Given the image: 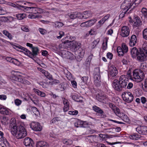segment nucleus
I'll return each instance as SVG.
<instances>
[{"mask_svg": "<svg viewBox=\"0 0 147 147\" xmlns=\"http://www.w3.org/2000/svg\"><path fill=\"white\" fill-rule=\"evenodd\" d=\"M128 79L127 76L125 75H122L119 78V80L115 79L113 83V86L114 88L116 90L121 91L123 88L126 86Z\"/></svg>", "mask_w": 147, "mask_h": 147, "instance_id": "1", "label": "nucleus"}, {"mask_svg": "<svg viewBox=\"0 0 147 147\" xmlns=\"http://www.w3.org/2000/svg\"><path fill=\"white\" fill-rule=\"evenodd\" d=\"M16 47L21 49L20 51L23 52L25 55L32 59L35 58L39 53V50L36 47H34L32 49V52L26 48L21 46H17Z\"/></svg>", "mask_w": 147, "mask_h": 147, "instance_id": "2", "label": "nucleus"}, {"mask_svg": "<svg viewBox=\"0 0 147 147\" xmlns=\"http://www.w3.org/2000/svg\"><path fill=\"white\" fill-rule=\"evenodd\" d=\"M13 136H16L17 139L24 138L27 135V132L24 127L22 125H20L18 128L13 129L11 132Z\"/></svg>", "mask_w": 147, "mask_h": 147, "instance_id": "3", "label": "nucleus"}, {"mask_svg": "<svg viewBox=\"0 0 147 147\" xmlns=\"http://www.w3.org/2000/svg\"><path fill=\"white\" fill-rule=\"evenodd\" d=\"M133 75L135 81L137 82L141 81L144 77V74L143 72L139 69H135L133 72Z\"/></svg>", "mask_w": 147, "mask_h": 147, "instance_id": "4", "label": "nucleus"}, {"mask_svg": "<svg viewBox=\"0 0 147 147\" xmlns=\"http://www.w3.org/2000/svg\"><path fill=\"white\" fill-rule=\"evenodd\" d=\"M114 112L116 115L119 117L121 118V119L124 122L128 123H130V120L125 114L122 112H120L119 108H116L113 109Z\"/></svg>", "mask_w": 147, "mask_h": 147, "instance_id": "5", "label": "nucleus"}, {"mask_svg": "<svg viewBox=\"0 0 147 147\" xmlns=\"http://www.w3.org/2000/svg\"><path fill=\"white\" fill-rule=\"evenodd\" d=\"M134 3V0H125L121 6V8L122 10L128 11Z\"/></svg>", "mask_w": 147, "mask_h": 147, "instance_id": "6", "label": "nucleus"}, {"mask_svg": "<svg viewBox=\"0 0 147 147\" xmlns=\"http://www.w3.org/2000/svg\"><path fill=\"white\" fill-rule=\"evenodd\" d=\"M128 47L126 44L123 43L121 45V47H118L117 49V52L119 56H123L125 53H127L128 51Z\"/></svg>", "mask_w": 147, "mask_h": 147, "instance_id": "7", "label": "nucleus"}, {"mask_svg": "<svg viewBox=\"0 0 147 147\" xmlns=\"http://www.w3.org/2000/svg\"><path fill=\"white\" fill-rule=\"evenodd\" d=\"M123 100L127 103L131 102L134 99V96L130 92H124L122 95Z\"/></svg>", "mask_w": 147, "mask_h": 147, "instance_id": "8", "label": "nucleus"}, {"mask_svg": "<svg viewBox=\"0 0 147 147\" xmlns=\"http://www.w3.org/2000/svg\"><path fill=\"white\" fill-rule=\"evenodd\" d=\"M11 79L13 80L18 81L24 84H29L30 82L26 80L23 77L20 76H17L15 74H13L11 76Z\"/></svg>", "mask_w": 147, "mask_h": 147, "instance_id": "9", "label": "nucleus"}, {"mask_svg": "<svg viewBox=\"0 0 147 147\" xmlns=\"http://www.w3.org/2000/svg\"><path fill=\"white\" fill-rule=\"evenodd\" d=\"M129 22L133 23V26L134 28L139 27L142 24V22L140 18L138 17H135L133 20H131Z\"/></svg>", "mask_w": 147, "mask_h": 147, "instance_id": "10", "label": "nucleus"}, {"mask_svg": "<svg viewBox=\"0 0 147 147\" xmlns=\"http://www.w3.org/2000/svg\"><path fill=\"white\" fill-rule=\"evenodd\" d=\"M117 73V70L116 67L113 65L110 67L108 72V76L109 78H114Z\"/></svg>", "mask_w": 147, "mask_h": 147, "instance_id": "11", "label": "nucleus"}, {"mask_svg": "<svg viewBox=\"0 0 147 147\" xmlns=\"http://www.w3.org/2000/svg\"><path fill=\"white\" fill-rule=\"evenodd\" d=\"M130 33V30L129 27L127 26H123L121 28V35L124 37L128 36Z\"/></svg>", "mask_w": 147, "mask_h": 147, "instance_id": "12", "label": "nucleus"}, {"mask_svg": "<svg viewBox=\"0 0 147 147\" xmlns=\"http://www.w3.org/2000/svg\"><path fill=\"white\" fill-rule=\"evenodd\" d=\"M70 42V45L71 46V49L73 51L75 52L78 50L81 47V44L76 41H72Z\"/></svg>", "mask_w": 147, "mask_h": 147, "instance_id": "13", "label": "nucleus"}, {"mask_svg": "<svg viewBox=\"0 0 147 147\" xmlns=\"http://www.w3.org/2000/svg\"><path fill=\"white\" fill-rule=\"evenodd\" d=\"M30 127L33 130L36 131H40L42 129L41 125L39 123L37 122H32L31 124Z\"/></svg>", "mask_w": 147, "mask_h": 147, "instance_id": "14", "label": "nucleus"}, {"mask_svg": "<svg viewBox=\"0 0 147 147\" xmlns=\"http://www.w3.org/2000/svg\"><path fill=\"white\" fill-rule=\"evenodd\" d=\"M136 130L139 134L143 135L147 134V127L141 126L137 127Z\"/></svg>", "mask_w": 147, "mask_h": 147, "instance_id": "15", "label": "nucleus"}, {"mask_svg": "<svg viewBox=\"0 0 147 147\" xmlns=\"http://www.w3.org/2000/svg\"><path fill=\"white\" fill-rule=\"evenodd\" d=\"M93 110L99 114L101 117L103 118L106 116L104 111L99 107L94 105L92 107Z\"/></svg>", "mask_w": 147, "mask_h": 147, "instance_id": "16", "label": "nucleus"}, {"mask_svg": "<svg viewBox=\"0 0 147 147\" xmlns=\"http://www.w3.org/2000/svg\"><path fill=\"white\" fill-rule=\"evenodd\" d=\"M70 42L68 40H66L59 44L58 47L59 49L62 51L63 49H66L70 47Z\"/></svg>", "mask_w": 147, "mask_h": 147, "instance_id": "17", "label": "nucleus"}, {"mask_svg": "<svg viewBox=\"0 0 147 147\" xmlns=\"http://www.w3.org/2000/svg\"><path fill=\"white\" fill-rule=\"evenodd\" d=\"M140 52L137 56V60L140 61L142 62L144 61L146 57H147V54H145V52L142 51H140Z\"/></svg>", "mask_w": 147, "mask_h": 147, "instance_id": "18", "label": "nucleus"}, {"mask_svg": "<svg viewBox=\"0 0 147 147\" xmlns=\"http://www.w3.org/2000/svg\"><path fill=\"white\" fill-rule=\"evenodd\" d=\"M23 143L26 146H32L34 144V142L31 138L27 137L24 139Z\"/></svg>", "mask_w": 147, "mask_h": 147, "instance_id": "19", "label": "nucleus"}, {"mask_svg": "<svg viewBox=\"0 0 147 147\" xmlns=\"http://www.w3.org/2000/svg\"><path fill=\"white\" fill-rule=\"evenodd\" d=\"M63 53L64 54V57L67 59L73 60L76 58L75 56L73 54L68 51H63Z\"/></svg>", "mask_w": 147, "mask_h": 147, "instance_id": "20", "label": "nucleus"}, {"mask_svg": "<svg viewBox=\"0 0 147 147\" xmlns=\"http://www.w3.org/2000/svg\"><path fill=\"white\" fill-rule=\"evenodd\" d=\"M39 70L49 80H52V76L47 71H45L42 68H38Z\"/></svg>", "mask_w": 147, "mask_h": 147, "instance_id": "21", "label": "nucleus"}, {"mask_svg": "<svg viewBox=\"0 0 147 147\" xmlns=\"http://www.w3.org/2000/svg\"><path fill=\"white\" fill-rule=\"evenodd\" d=\"M130 52L132 57L135 58L140 52V48L138 50L136 47H134L131 49Z\"/></svg>", "mask_w": 147, "mask_h": 147, "instance_id": "22", "label": "nucleus"}, {"mask_svg": "<svg viewBox=\"0 0 147 147\" xmlns=\"http://www.w3.org/2000/svg\"><path fill=\"white\" fill-rule=\"evenodd\" d=\"M137 39L136 35H133L131 36L129 42V45L131 47L134 46L137 43Z\"/></svg>", "mask_w": 147, "mask_h": 147, "instance_id": "23", "label": "nucleus"}, {"mask_svg": "<svg viewBox=\"0 0 147 147\" xmlns=\"http://www.w3.org/2000/svg\"><path fill=\"white\" fill-rule=\"evenodd\" d=\"M17 7L20 9H23L24 11L27 13H31V9L32 7H27L24 5H18V6Z\"/></svg>", "mask_w": 147, "mask_h": 147, "instance_id": "24", "label": "nucleus"}, {"mask_svg": "<svg viewBox=\"0 0 147 147\" xmlns=\"http://www.w3.org/2000/svg\"><path fill=\"white\" fill-rule=\"evenodd\" d=\"M63 102L64 106L63 109L64 112H67L69 109V103L67 100L65 98L63 99Z\"/></svg>", "mask_w": 147, "mask_h": 147, "instance_id": "25", "label": "nucleus"}, {"mask_svg": "<svg viewBox=\"0 0 147 147\" xmlns=\"http://www.w3.org/2000/svg\"><path fill=\"white\" fill-rule=\"evenodd\" d=\"M107 98V97L106 95L102 94H98L96 96V99L100 102H101Z\"/></svg>", "mask_w": 147, "mask_h": 147, "instance_id": "26", "label": "nucleus"}, {"mask_svg": "<svg viewBox=\"0 0 147 147\" xmlns=\"http://www.w3.org/2000/svg\"><path fill=\"white\" fill-rule=\"evenodd\" d=\"M36 147H49V144L46 142L43 141L38 142L36 144Z\"/></svg>", "mask_w": 147, "mask_h": 147, "instance_id": "27", "label": "nucleus"}, {"mask_svg": "<svg viewBox=\"0 0 147 147\" xmlns=\"http://www.w3.org/2000/svg\"><path fill=\"white\" fill-rule=\"evenodd\" d=\"M10 110L8 109L3 106L0 110V113L6 115H8L10 114Z\"/></svg>", "mask_w": 147, "mask_h": 147, "instance_id": "28", "label": "nucleus"}, {"mask_svg": "<svg viewBox=\"0 0 147 147\" xmlns=\"http://www.w3.org/2000/svg\"><path fill=\"white\" fill-rule=\"evenodd\" d=\"M82 17H80L81 19H88L92 16V14L89 11H84L81 15Z\"/></svg>", "mask_w": 147, "mask_h": 147, "instance_id": "29", "label": "nucleus"}, {"mask_svg": "<svg viewBox=\"0 0 147 147\" xmlns=\"http://www.w3.org/2000/svg\"><path fill=\"white\" fill-rule=\"evenodd\" d=\"M94 82L96 85L98 87L100 85V75L94 76Z\"/></svg>", "mask_w": 147, "mask_h": 147, "instance_id": "30", "label": "nucleus"}, {"mask_svg": "<svg viewBox=\"0 0 147 147\" xmlns=\"http://www.w3.org/2000/svg\"><path fill=\"white\" fill-rule=\"evenodd\" d=\"M1 141L2 142L0 143V147H10L9 144L6 138Z\"/></svg>", "mask_w": 147, "mask_h": 147, "instance_id": "31", "label": "nucleus"}, {"mask_svg": "<svg viewBox=\"0 0 147 147\" xmlns=\"http://www.w3.org/2000/svg\"><path fill=\"white\" fill-rule=\"evenodd\" d=\"M10 127L11 128V132L13 129H16L18 128L16 123V121L14 118H12L10 121Z\"/></svg>", "mask_w": 147, "mask_h": 147, "instance_id": "32", "label": "nucleus"}, {"mask_svg": "<svg viewBox=\"0 0 147 147\" xmlns=\"http://www.w3.org/2000/svg\"><path fill=\"white\" fill-rule=\"evenodd\" d=\"M96 21L97 20L96 19L94 18L86 21L87 28L90 27L92 26L95 23Z\"/></svg>", "mask_w": 147, "mask_h": 147, "instance_id": "33", "label": "nucleus"}, {"mask_svg": "<svg viewBox=\"0 0 147 147\" xmlns=\"http://www.w3.org/2000/svg\"><path fill=\"white\" fill-rule=\"evenodd\" d=\"M2 33L10 40H11L13 39V36L7 30H3Z\"/></svg>", "mask_w": 147, "mask_h": 147, "instance_id": "34", "label": "nucleus"}, {"mask_svg": "<svg viewBox=\"0 0 147 147\" xmlns=\"http://www.w3.org/2000/svg\"><path fill=\"white\" fill-rule=\"evenodd\" d=\"M83 123V121L81 120H78L75 123L74 125L75 127H84L82 125Z\"/></svg>", "mask_w": 147, "mask_h": 147, "instance_id": "35", "label": "nucleus"}, {"mask_svg": "<svg viewBox=\"0 0 147 147\" xmlns=\"http://www.w3.org/2000/svg\"><path fill=\"white\" fill-rule=\"evenodd\" d=\"M129 138L133 140H138L139 138V135L138 134H134L129 136Z\"/></svg>", "mask_w": 147, "mask_h": 147, "instance_id": "36", "label": "nucleus"}, {"mask_svg": "<svg viewBox=\"0 0 147 147\" xmlns=\"http://www.w3.org/2000/svg\"><path fill=\"white\" fill-rule=\"evenodd\" d=\"M16 17L18 19L22 20L25 17V15L23 13H18L16 14Z\"/></svg>", "mask_w": 147, "mask_h": 147, "instance_id": "37", "label": "nucleus"}, {"mask_svg": "<svg viewBox=\"0 0 147 147\" xmlns=\"http://www.w3.org/2000/svg\"><path fill=\"white\" fill-rule=\"evenodd\" d=\"M62 119L61 118L57 117L54 118L51 121L52 123H54L58 122V121H61Z\"/></svg>", "mask_w": 147, "mask_h": 147, "instance_id": "38", "label": "nucleus"}, {"mask_svg": "<svg viewBox=\"0 0 147 147\" xmlns=\"http://www.w3.org/2000/svg\"><path fill=\"white\" fill-rule=\"evenodd\" d=\"M88 77L87 76H84L82 77L81 79V83L82 85L86 84L87 83Z\"/></svg>", "mask_w": 147, "mask_h": 147, "instance_id": "39", "label": "nucleus"}, {"mask_svg": "<svg viewBox=\"0 0 147 147\" xmlns=\"http://www.w3.org/2000/svg\"><path fill=\"white\" fill-rule=\"evenodd\" d=\"M3 19L4 21L11 22L13 20V18L11 16H8V17H4L3 18Z\"/></svg>", "mask_w": 147, "mask_h": 147, "instance_id": "40", "label": "nucleus"}, {"mask_svg": "<svg viewBox=\"0 0 147 147\" xmlns=\"http://www.w3.org/2000/svg\"><path fill=\"white\" fill-rule=\"evenodd\" d=\"M96 137V135H90L88 136L87 139L89 140L91 142H95V140Z\"/></svg>", "mask_w": 147, "mask_h": 147, "instance_id": "41", "label": "nucleus"}, {"mask_svg": "<svg viewBox=\"0 0 147 147\" xmlns=\"http://www.w3.org/2000/svg\"><path fill=\"white\" fill-rule=\"evenodd\" d=\"M93 74L94 76L100 75V69L99 67H96L95 68Z\"/></svg>", "mask_w": 147, "mask_h": 147, "instance_id": "42", "label": "nucleus"}, {"mask_svg": "<svg viewBox=\"0 0 147 147\" xmlns=\"http://www.w3.org/2000/svg\"><path fill=\"white\" fill-rule=\"evenodd\" d=\"M142 14L145 18H147V9L146 8H142Z\"/></svg>", "mask_w": 147, "mask_h": 147, "instance_id": "43", "label": "nucleus"}, {"mask_svg": "<svg viewBox=\"0 0 147 147\" xmlns=\"http://www.w3.org/2000/svg\"><path fill=\"white\" fill-rule=\"evenodd\" d=\"M63 142L64 144L67 145H71L72 143V142L71 140L66 139L63 140Z\"/></svg>", "mask_w": 147, "mask_h": 147, "instance_id": "44", "label": "nucleus"}, {"mask_svg": "<svg viewBox=\"0 0 147 147\" xmlns=\"http://www.w3.org/2000/svg\"><path fill=\"white\" fill-rule=\"evenodd\" d=\"M100 41L99 38H97L92 43V48H94Z\"/></svg>", "mask_w": 147, "mask_h": 147, "instance_id": "45", "label": "nucleus"}, {"mask_svg": "<svg viewBox=\"0 0 147 147\" xmlns=\"http://www.w3.org/2000/svg\"><path fill=\"white\" fill-rule=\"evenodd\" d=\"M69 16L70 18L71 19H74L77 17L78 16L77 15V13H71L70 14H69Z\"/></svg>", "mask_w": 147, "mask_h": 147, "instance_id": "46", "label": "nucleus"}, {"mask_svg": "<svg viewBox=\"0 0 147 147\" xmlns=\"http://www.w3.org/2000/svg\"><path fill=\"white\" fill-rule=\"evenodd\" d=\"M21 30L23 31L28 32L29 31V29L27 26L23 25L21 27Z\"/></svg>", "mask_w": 147, "mask_h": 147, "instance_id": "47", "label": "nucleus"}, {"mask_svg": "<svg viewBox=\"0 0 147 147\" xmlns=\"http://www.w3.org/2000/svg\"><path fill=\"white\" fill-rule=\"evenodd\" d=\"M38 30L40 34L42 35L45 34L47 33V31L43 28H39Z\"/></svg>", "mask_w": 147, "mask_h": 147, "instance_id": "48", "label": "nucleus"}, {"mask_svg": "<svg viewBox=\"0 0 147 147\" xmlns=\"http://www.w3.org/2000/svg\"><path fill=\"white\" fill-rule=\"evenodd\" d=\"M127 11L125 10H123L122 12L121 13L119 16V19L123 18L125 16V14L127 12Z\"/></svg>", "mask_w": 147, "mask_h": 147, "instance_id": "49", "label": "nucleus"}, {"mask_svg": "<svg viewBox=\"0 0 147 147\" xmlns=\"http://www.w3.org/2000/svg\"><path fill=\"white\" fill-rule=\"evenodd\" d=\"M64 85V83H62L60 84L59 85V88H58V90H60L61 91H63L65 89V87L63 86Z\"/></svg>", "mask_w": 147, "mask_h": 147, "instance_id": "50", "label": "nucleus"}, {"mask_svg": "<svg viewBox=\"0 0 147 147\" xmlns=\"http://www.w3.org/2000/svg\"><path fill=\"white\" fill-rule=\"evenodd\" d=\"M143 38L147 40V28L145 29L143 31Z\"/></svg>", "mask_w": 147, "mask_h": 147, "instance_id": "51", "label": "nucleus"}, {"mask_svg": "<svg viewBox=\"0 0 147 147\" xmlns=\"http://www.w3.org/2000/svg\"><path fill=\"white\" fill-rule=\"evenodd\" d=\"M84 53L82 51L80 52V54L78 55V57H80V58L79 59H77V60L78 61H80L82 60V58L84 56Z\"/></svg>", "mask_w": 147, "mask_h": 147, "instance_id": "52", "label": "nucleus"}, {"mask_svg": "<svg viewBox=\"0 0 147 147\" xmlns=\"http://www.w3.org/2000/svg\"><path fill=\"white\" fill-rule=\"evenodd\" d=\"M59 36H57L56 37L58 39H60L64 35V33L63 31H60L59 33Z\"/></svg>", "mask_w": 147, "mask_h": 147, "instance_id": "53", "label": "nucleus"}, {"mask_svg": "<svg viewBox=\"0 0 147 147\" xmlns=\"http://www.w3.org/2000/svg\"><path fill=\"white\" fill-rule=\"evenodd\" d=\"M31 13H37V7H32L31 9Z\"/></svg>", "mask_w": 147, "mask_h": 147, "instance_id": "54", "label": "nucleus"}, {"mask_svg": "<svg viewBox=\"0 0 147 147\" xmlns=\"http://www.w3.org/2000/svg\"><path fill=\"white\" fill-rule=\"evenodd\" d=\"M78 113V112L77 110L74 111H70L69 112V114L71 115H76Z\"/></svg>", "mask_w": 147, "mask_h": 147, "instance_id": "55", "label": "nucleus"}, {"mask_svg": "<svg viewBox=\"0 0 147 147\" xmlns=\"http://www.w3.org/2000/svg\"><path fill=\"white\" fill-rule=\"evenodd\" d=\"M22 103V101L18 99H17L15 100V103L17 106L20 105Z\"/></svg>", "mask_w": 147, "mask_h": 147, "instance_id": "56", "label": "nucleus"}, {"mask_svg": "<svg viewBox=\"0 0 147 147\" xmlns=\"http://www.w3.org/2000/svg\"><path fill=\"white\" fill-rule=\"evenodd\" d=\"M55 25L58 28L61 27L63 26V24L62 23L58 22H55Z\"/></svg>", "mask_w": 147, "mask_h": 147, "instance_id": "57", "label": "nucleus"}, {"mask_svg": "<svg viewBox=\"0 0 147 147\" xmlns=\"http://www.w3.org/2000/svg\"><path fill=\"white\" fill-rule=\"evenodd\" d=\"M45 11L43 9H41L40 8L37 7V13H43Z\"/></svg>", "mask_w": 147, "mask_h": 147, "instance_id": "58", "label": "nucleus"}, {"mask_svg": "<svg viewBox=\"0 0 147 147\" xmlns=\"http://www.w3.org/2000/svg\"><path fill=\"white\" fill-rule=\"evenodd\" d=\"M31 109L33 113L35 114H38V113H39L38 109L35 107H32Z\"/></svg>", "mask_w": 147, "mask_h": 147, "instance_id": "59", "label": "nucleus"}, {"mask_svg": "<svg viewBox=\"0 0 147 147\" xmlns=\"http://www.w3.org/2000/svg\"><path fill=\"white\" fill-rule=\"evenodd\" d=\"M12 63H13L14 64L17 65H19L20 63V61L17 59H15L13 58V59Z\"/></svg>", "mask_w": 147, "mask_h": 147, "instance_id": "60", "label": "nucleus"}, {"mask_svg": "<svg viewBox=\"0 0 147 147\" xmlns=\"http://www.w3.org/2000/svg\"><path fill=\"white\" fill-rule=\"evenodd\" d=\"M141 100L142 103L144 104V105L145 103L147 101L146 100V98L144 97H142L141 98Z\"/></svg>", "mask_w": 147, "mask_h": 147, "instance_id": "61", "label": "nucleus"}, {"mask_svg": "<svg viewBox=\"0 0 147 147\" xmlns=\"http://www.w3.org/2000/svg\"><path fill=\"white\" fill-rule=\"evenodd\" d=\"M107 57L110 59H111L113 58V54L110 52H109L107 54Z\"/></svg>", "mask_w": 147, "mask_h": 147, "instance_id": "62", "label": "nucleus"}, {"mask_svg": "<svg viewBox=\"0 0 147 147\" xmlns=\"http://www.w3.org/2000/svg\"><path fill=\"white\" fill-rule=\"evenodd\" d=\"M107 40H106L105 43L104 42H103L102 43V49L104 50H106L107 47Z\"/></svg>", "mask_w": 147, "mask_h": 147, "instance_id": "63", "label": "nucleus"}, {"mask_svg": "<svg viewBox=\"0 0 147 147\" xmlns=\"http://www.w3.org/2000/svg\"><path fill=\"white\" fill-rule=\"evenodd\" d=\"M17 3H18V5H26L27 4L30 3L29 2H22L21 1H18L17 2Z\"/></svg>", "mask_w": 147, "mask_h": 147, "instance_id": "64", "label": "nucleus"}]
</instances>
